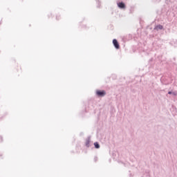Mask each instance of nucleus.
I'll use <instances>...</instances> for the list:
<instances>
[{
  "mask_svg": "<svg viewBox=\"0 0 177 177\" xmlns=\"http://www.w3.org/2000/svg\"><path fill=\"white\" fill-rule=\"evenodd\" d=\"M57 20V17H56Z\"/></svg>",
  "mask_w": 177,
  "mask_h": 177,
  "instance_id": "nucleus-15",
  "label": "nucleus"
},
{
  "mask_svg": "<svg viewBox=\"0 0 177 177\" xmlns=\"http://www.w3.org/2000/svg\"><path fill=\"white\" fill-rule=\"evenodd\" d=\"M113 44L115 49H120V44L118 43V40H117V39H113Z\"/></svg>",
  "mask_w": 177,
  "mask_h": 177,
  "instance_id": "nucleus-2",
  "label": "nucleus"
},
{
  "mask_svg": "<svg viewBox=\"0 0 177 177\" xmlns=\"http://www.w3.org/2000/svg\"><path fill=\"white\" fill-rule=\"evenodd\" d=\"M171 95H173V96H177V91H173Z\"/></svg>",
  "mask_w": 177,
  "mask_h": 177,
  "instance_id": "nucleus-7",
  "label": "nucleus"
},
{
  "mask_svg": "<svg viewBox=\"0 0 177 177\" xmlns=\"http://www.w3.org/2000/svg\"><path fill=\"white\" fill-rule=\"evenodd\" d=\"M94 147L95 149H100V145L97 142H94Z\"/></svg>",
  "mask_w": 177,
  "mask_h": 177,
  "instance_id": "nucleus-6",
  "label": "nucleus"
},
{
  "mask_svg": "<svg viewBox=\"0 0 177 177\" xmlns=\"http://www.w3.org/2000/svg\"><path fill=\"white\" fill-rule=\"evenodd\" d=\"M94 161H95V162L97 161V156H95V157L94 158Z\"/></svg>",
  "mask_w": 177,
  "mask_h": 177,
  "instance_id": "nucleus-9",
  "label": "nucleus"
},
{
  "mask_svg": "<svg viewBox=\"0 0 177 177\" xmlns=\"http://www.w3.org/2000/svg\"><path fill=\"white\" fill-rule=\"evenodd\" d=\"M86 147H91V136L88 137L86 140Z\"/></svg>",
  "mask_w": 177,
  "mask_h": 177,
  "instance_id": "nucleus-4",
  "label": "nucleus"
},
{
  "mask_svg": "<svg viewBox=\"0 0 177 177\" xmlns=\"http://www.w3.org/2000/svg\"><path fill=\"white\" fill-rule=\"evenodd\" d=\"M96 2H98V5L97 6V8H100V5L99 3H100V1L99 0H96Z\"/></svg>",
  "mask_w": 177,
  "mask_h": 177,
  "instance_id": "nucleus-8",
  "label": "nucleus"
},
{
  "mask_svg": "<svg viewBox=\"0 0 177 177\" xmlns=\"http://www.w3.org/2000/svg\"><path fill=\"white\" fill-rule=\"evenodd\" d=\"M117 5H118V7L120 8V9H125L126 8V6H125V3L121 1V2H118L117 3Z\"/></svg>",
  "mask_w": 177,
  "mask_h": 177,
  "instance_id": "nucleus-3",
  "label": "nucleus"
},
{
  "mask_svg": "<svg viewBox=\"0 0 177 177\" xmlns=\"http://www.w3.org/2000/svg\"><path fill=\"white\" fill-rule=\"evenodd\" d=\"M173 91H168V95H172Z\"/></svg>",
  "mask_w": 177,
  "mask_h": 177,
  "instance_id": "nucleus-10",
  "label": "nucleus"
},
{
  "mask_svg": "<svg viewBox=\"0 0 177 177\" xmlns=\"http://www.w3.org/2000/svg\"><path fill=\"white\" fill-rule=\"evenodd\" d=\"M147 177H150V175L149 174H147Z\"/></svg>",
  "mask_w": 177,
  "mask_h": 177,
  "instance_id": "nucleus-12",
  "label": "nucleus"
},
{
  "mask_svg": "<svg viewBox=\"0 0 177 177\" xmlns=\"http://www.w3.org/2000/svg\"><path fill=\"white\" fill-rule=\"evenodd\" d=\"M96 95L98 96V97H103L104 96H106V91L104 90H97L96 91Z\"/></svg>",
  "mask_w": 177,
  "mask_h": 177,
  "instance_id": "nucleus-1",
  "label": "nucleus"
},
{
  "mask_svg": "<svg viewBox=\"0 0 177 177\" xmlns=\"http://www.w3.org/2000/svg\"><path fill=\"white\" fill-rule=\"evenodd\" d=\"M164 28V26H162V25H157L155 28H154V30L156 31H159V30H162Z\"/></svg>",
  "mask_w": 177,
  "mask_h": 177,
  "instance_id": "nucleus-5",
  "label": "nucleus"
},
{
  "mask_svg": "<svg viewBox=\"0 0 177 177\" xmlns=\"http://www.w3.org/2000/svg\"><path fill=\"white\" fill-rule=\"evenodd\" d=\"M158 2H160L161 1V0H156Z\"/></svg>",
  "mask_w": 177,
  "mask_h": 177,
  "instance_id": "nucleus-13",
  "label": "nucleus"
},
{
  "mask_svg": "<svg viewBox=\"0 0 177 177\" xmlns=\"http://www.w3.org/2000/svg\"><path fill=\"white\" fill-rule=\"evenodd\" d=\"M80 135H84V133H80Z\"/></svg>",
  "mask_w": 177,
  "mask_h": 177,
  "instance_id": "nucleus-14",
  "label": "nucleus"
},
{
  "mask_svg": "<svg viewBox=\"0 0 177 177\" xmlns=\"http://www.w3.org/2000/svg\"><path fill=\"white\" fill-rule=\"evenodd\" d=\"M0 138L1 139V142H3V138H2V136H0Z\"/></svg>",
  "mask_w": 177,
  "mask_h": 177,
  "instance_id": "nucleus-11",
  "label": "nucleus"
}]
</instances>
